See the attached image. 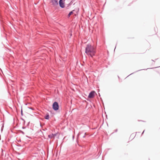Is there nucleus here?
<instances>
[{"mask_svg":"<svg viewBox=\"0 0 160 160\" xmlns=\"http://www.w3.org/2000/svg\"><path fill=\"white\" fill-rule=\"evenodd\" d=\"M72 138H73V139H74V136H73Z\"/></svg>","mask_w":160,"mask_h":160,"instance_id":"nucleus-18","label":"nucleus"},{"mask_svg":"<svg viewBox=\"0 0 160 160\" xmlns=\"http://www.w3.org/2000/svg\"><path fill=\"white\" fill-rule=\"evenodd\" d=\"M49 118V115L48 114L44 117V118L46 119H48Z\"/></svg>","mask_w":160,"mask_h":160,"instance_id":"nucleus-9","label":"nucleus"},{"mask_svg":"<svg viewBox=\"0 0 160 160\" xmlns=\"http://www.w3.org/2000/svg\"><path fill=\"white\" fill-rule=\"evenodd\" d=\"M117 129H116V132H117Z\"/></svg>","mask_w":160,"mask_h":160,"instance_id":"nucleus-20","label":"nucleus"},{"mask_svg":"<svg viewBox=\"0 0 160 160\" xmlns=\"http://www.w3.org/2000/svg\"><path fill=\"white\" fill-rule=\"evenodd\" d=\"M56 134H53L52 133L51 134L49 135H48V137L49 138L51 139L53 138H54Z\"/></svg>","mask_w":160,"mask_h":160,"instance_id":"nucleus-7","label":"nucleus"},{"mask_svg":"<svg viewBox=\"0 0 160 160\" xmlns=\"http://www.w3.org/2000/svg\"><path fill=\"white\" fill-rule=\"evenodd\" d=\"M29 109H31V110H33L34 109L32 107H30L28 108Z\"/></svg>","mask_w":160,"mask_h":160,"instance_id":"nucleus-12","label":"nucleus"},{"mask_svg":"<svg viewBox=\"0 0 160 160\" xmlns=\"http://www.w3.org/2000/svg\"><path fill=\"white\" fill-rule=\"evenodd\" d=\"M144 132V130L143 131V132L142 133V135L143 133Z\"/></svg>","mask_w":160,"mask_h":160,"instance_id":"nucleus-15","label":"nucleus"},{"mask_svg":"<svg viewBox=\"0 0 160 160\" xmlns=\"http://www.w3.org/2000/svg\"><path fill=\"white\" fill-rule=\"evenodd\" d=\"M73 3V0L71 1L69 3H68V4H67V6L66 7V8L67 9H68L69 8V6L71 5Z\"/></svg>","mask_w":160,"mask_h":160,"instance_id":"nucleus-6","label":"nucleus"},{"mask_svg":"<svg viewBox=\"0 0 160 160\" xmlns=\"http://www.w3.org/2000/svg\"><path fill=\"white\" fill-rule=\"evenodd\" d=\"M22 128H23V129H24V128H25V127H22Z\"/></svg>","mask_w":160,"mask_h":160,"instance_id":"nucleus-16","label":"nucleus"},{"mask_svg":"<svg viewBox=\"0 0 160 160\" xmlns=\"http://www.w3.org/2000/svg\"><path fill=\"white\" fill-rule=\"evenodd\" d=\"M51 2L53 5H58V1L57 0H52Z\"/></svg>","mask_w":160,"mask_h":160,"instance_id":"nucleus-5","label":"nucleus"},{"mask_svg":"<svg viewBox=\"0 0 160 160\" xmlns=\"http://www.w3.org/2000/svg\"><path fill=\"white\" fill-rule=\"evenodd\" d=\"M59 105L58 103L56 102H54L52 104V108L55 111H57L59 109Z\"/></svg>","mask_w":160,"mask_h":160,"instance_id":"nucleus-2","label":"nucleus"},{"mask_svg":"<svg viewBox=\"0 0 160 160\" xmlns=\"http://www.w3.org/2000/svg\"><path fill=\"white\" fill-rule=\"evenodd\" d=\"M85 52L88 55L92 57L95 55L96 50L93 46L88 44L87 45L85 48Z\"/></svg>","mask_w":160,"mask_h":160,"instance_id":"nucleus-1","label":"nucleus"},{"mask_svg":"<svg viewBox=\"0 0 160 160\" xmlns=\"http://www.w3.org/2000/svg\"><path fill=\"white\" fill-rule=\"evenodd\" d=\"M74 11V10H73L72 11L69 12L68 15V18H69L71 14L73 13V12Z\"/></svg>","mask_w":160,"mask_h":160,"instance_id":"nucleus-8","label":"nucleus"},{"mask_svg":"<svg viewBox=\"0 0 160 160\" xmlns=\"http://www.w3.org/2000/svg\"><path fill=\"white\" fill-rule=\"evenodd\" d=\"M21 114L22 115H23L22 111V109L21 110Z\"/></svg>","mask_w":160,"mask_h":160,"instance_id":"nucleus-11","label":"nucleus"},{"mask_svg":"<svg viewBox=\"0 0 160 160\" xmlns=\"http://www.w3.org/2000/svg\"><path fill=\"white\" fill-rule=\"evenodd\" d=\"M2 155L3 156V155H4V153H3V151L2 149Z\"/></svg>","mask_w":160,"mask_h":160,"instance_id":"nucleus-10","label":"nucleus"},{"mask_svg":"<svg viewBox=\"0 0 160 160\" xmlns=\"http://www.w3.org/2000/svg\"><path fill=\"white\" fill-rule=\"evenodd\" d=\"M64 0H59V3L60 7L62 8H63L65 7L64 3Z\"/></svg>","mask_w":160,"mask_h":160,"instance_id":"nucleus-3","label":"nucleus"},{"mask_svg":"<svg viewBox=\"0 0 160 160\" xmlns=\"http://www.w3.org/2000/svg\"><path fill=\"white\" fill-rule=\"evenodd\" d=\"M22 133H23V134H24V132H22Z\"/></svg>","mask_w":160,"mask_h":160,"instance_id":"nucleus-19","label":"nucleus"},{"mask_svg":"<svg viewBox=\"0 0 160 160\" xmlns=\"http://www.w3.org/2000/svg\"><path fill=\"white\" fill-rule=\"evenodd\" d=\"M22 119L23 121H24L25 122L24 120V119H23L22 118Z\"/></svg>","mask_w":160,"mask_h":160,"instance_id":"nucleus-17","label":"nucleus"},{"mask_svg":"<svg viewBox=\"0 0 160 160\" xmlns=\"http://www.w3.org/2000/svg\"><path fill=\"white\" fill-rule=\"evenodd\" d=\"M95 93V91H93L90 92L88 96V98H93L94 96V94Z\"/></svg>","mask_w":160,"mask_h":160,"instance_id":"nucleus-4","label":"nucleus"},{"mask_svg":"<svg viewBox=\"0 0 160 160\" xmlns=\"http://www.w3.org/2000/svg\"><path fill=\"white\" fill-rule=\"evenodd\" d=\"M1 135H0V140H1Z\"/></svg>","mask_w":160,"mask_h":160,"instance_id":"nucleus-14","label":"nucleus"},{"mask_svg":"<svg viewBox=\"0 0 160 160\" xmlns=\"http://www.w3.org/2000/svg\"><path fill=\"white\" fill-rule=\"evenodd\" d=\"M84 134H85V135L83 136H82V137L83 138H84L85 137V135L86 134V133H85Z\"/></svg>","mask_w":160,"mask_h":160,"instance_id":"nucleus-13","label":"nucleus"}]
</instances>
